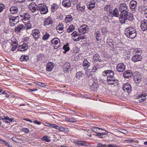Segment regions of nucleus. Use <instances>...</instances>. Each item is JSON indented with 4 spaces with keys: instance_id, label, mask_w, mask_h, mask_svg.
Segmentation results:
<instances>
[{
    "instance_id": "30",
    "label": "nucleus",
    "mask_w": 147,
    "mask_h": 147,
    "mask_svg": "<svg viewBox=\"0 0 147 147\" xmlns=\"http://www.w3.org/2000/svg\"><path fill=\"white\" fill-rule=\"evenodd\" d=\"M59 6L57 4H53L51 6V10L52 12H54L58 8Z\"/></svg>"
},
{
    "instance_id": "15",
    "label": "nucleus",
    "mask_w": 147,
    "mask_h": 147,
    "mask_svg": "<svg viewBox=\"0 0 147 147\" xmlns=\"http://www.w3.org/2000/svg\"><path fill=\"white\" fill-rule=\"evenodd\" d=\"M109 14L110 16L113 17V16L116 17H118L119 16V12L117 8H115L113 11H109Z\"/></svg>"
},
{
    "instance_id": "54",
    "label": "nucleus",
    "mask_w": 147,
    "mask_h": 147,
    "mask_svg": "<svg viewBox=\"0 0 147 147\" xmlns=\"http://www.w3.org/2000/svg\"><path fill=\"white\" fill-rule=\"evenodd\" d=\"M22 131L26 133V134H27L29 132V130L27 128H23L22 129Z\"/></svg>"
},
{
    "instance_id": "22",
    "label": "nucleus",
    "mask_w": 147,
    "mask_h": 147,
    "mask_svg": "<svg viewBox=\"0 0 147 147\" xmlns=\"http://www.w3.org/2000/svg\"><path fill=\"white\" fill-rule=\"evenodd\" d=\"M77 8L78 10L82 12L84 11L85 9V6L82 4L80 3L78 5H77Z\"/></svg>"
},
{
    "instance_id": "64",
    "label": "nucleus",
    "mask_w": 147,
    "mask_h": 147,
    "mask_svg": "<svg viewBox=\"0 0 147 147\" xmlns=\"http://www.w3.org/2000/svg\"><path fill=\"white\" fill-rule=\"evenodd\" d=\"M106 145H104L102 144L99 143L98 145V147H105Z\"/></svg>"
},
{
    "instance_id": "16",
    "label": "nucleus",
    "mask_w": 147,
    "mask_h": 147,
    "mask_svg": "<svg viewBox=\"0 0 147 147\" xmlns=\"http://www.w3.org/2000/svg\"><path fill=\"white\" fill-rule=\"evenodd\" d=\"M133 75L132 72L131 70H128L124 72L123 76L125 78H128Z\"/></svg>"
},
{
    "instance_id": "20",
    "label": "nucleus",
    "mask_w": 147,
    "mask_h": 147,
    "mask_svg": "<svg viewBox=\"0 0 147 147\" xmlns=\"http://www.w3.org/2000/svg\"><path fill=\"white\" fill-rule=\"evenodd\" d=\"M62 5L65 7H71V2L70 0H63Z\"/></svg>"
},
{
    "instance_id": "10",
    "label": "nucleus",
    "mask_w": 147,
    "mask_h": 147,
    "mask_svg": "<svg viewBox=\"0 0 147 147\" xmlns=\"http://www.w3.org/2000/svg\"><path fill=\"white\" fill-rule=\"evenodd\" d=\"M131 86L129 84L126 83L123 84V89L125 92L130 93L131 92Z\"/></svg>"
},
{
    "instance_id": "34",
    "label": "nucleus",
    "mask_w": 147,
    "mask_h": 147,
    "mask_svg": "<svg viewBox=\"0 0 147 147\" xmlns=\"http://www.w3.org/2000/svg\"><path fill=\"white\" fill-rule=\"evenodd\" d=\"M29 59V57L28 56L22 55L20 58L21 61H27Z\"/></svg>"
},
{
    "instance_id": "47",
    "label": "nucleus",
    "mask_w": 147,
    "mask_h": 147,
    "mask_svg": "<svg viewBox=\"0 0 147 147\" xmlns=\"http://www.w3.org/2000/svg\"><path fill=\"white\" fill-rule=\"evenodd\" d=\"M44 55L42 54H39L37 57V60H42V58L44 57Z\"/></svg>"
},
{
    "instance_id": "63",
    "label": "nucleus",
    "mask_w": 147,
    "mask_h": 147,
    "mask_svg": "<svg viewBox=\"0 0 147 147\" xmlns=\"http://www.w3.org/2000/svg\"><path fill=\"white\" fill-rule=\"evenodd\" d=\"M108 147H120L119 146H117L114 144H109L108 145Z\"/></svg>"
},
{
    "instance_id": "57",
    "label": "nucleus",
    "mask_w": 147,
    "mask_h": 147,
    "mask_svg": "<svg viewBox=\"0 0 147 147\" xmlns=\"http://www.w3.org/2000/svg\"><path fill=\"white\" fill-rule=\"evenodd\" d=\"M107 29L105 27H103L102 28V31L103 33L105 34L106 33Z\"/></svg>"
},
{
    "instance_id": "38",
    "label": "nucleus",
    "mask_w": 147,
    "mask_h": 147,
    "mask_svg": "<svg viewBox=\"0 0 147 147\" xmlns=\"http://www.w3.org/2000/svg\"><path fill=\"white\" fill-rule=\"evenodd\" d=\"M112 42H113V41L112 39H109L107 40V42L108 45L112 48L113 47Z\"/></svg>"
},
{
    "instance_id": "32",
    "label": "nucleus",
    "mask_w": 147,
    "mask_h": 147,
    "mask_svg": "<svg viewBox=\"0 0 147 147\" xmlns=\"http://www.w3.org/2000/svg\"><path fill=\"white\" fill-rule=\"evenodd\" d=\"M75 29V27L73 25H71L67 29V31L68 32H71L73 31Z\"/></svg>"
},
{
    "instance_id": "39",
    "label": "nucleus",
    "mask_w": 147,
    "mask_h": 147,
    "mask_svg": "<svg viewBox=\"0 0 147 147\" xmlns=\"http://www.w3.org/2000/svg\"><path fill=\"white\" fill-rule=\"evenodd\" d=\"M146 98L145 96L143 94L142 95L139 97V101L140 102H142L146 99Z\"/></svg>"
},
{
    "instance_id": "51",
    "label": "nucleus",
    "mask_w": 147,
    "mask_h": 147,
    "mask_svg": "<svg viewBox=\"0 0 147 147\" xmlns=\"http://www.w3.org/2000/svg\"><path fill=\"white\" fill-rule=\"evenodd\" d=\"M35 84L41 86L42 87H44L45 86V84L42 83L36 82H35Z\"/></svg>"
},
{
    "instance_id": "9",
    "label": "nucleus",
    "mask_w": 147,
    "mask_h": 147,
    "mask_svg": "<svg viewBox=\"0 0 147 147\" xmlns=\"http://www.w3.org/2000/svg\"><path fill=\"white\" fill-rule=\"evenodd\" d=\"M107 82L108 84L113 85L114 86L117 85L118 83V80L115 79L114 78L112 79L109 78L107 80Z\"/></svg>"
},
{
    "instance_id": "12",
    "label": "nucleus",
    "mask_w": 147,
    "mask_h": 147,
    "mask_svg": "<svg viewBox=\"0 0 147 147\" xmlns=\"http://www.w3.org/2000/svg\"><path fill=\"white\" fill-rule=\"evenodd\" d=\"M140 27L143 31L147 30V20H144L141 22Z\"/></svg>"
},
{
    "instance_id": "23",
    "label": "nucleus",
    "mask_w": 147,
    "mask_h": 147,
    "mask_svg": "<svg viewBox=\"0 0 147 147\" xmlns=\"http://www.w3.org/2000/svg\"><path fill=\"white\" fill-rule=\"evenodd\" d=\"M28 48V45L27 44L24 43L22 45H20L19 46V50L20 49L21 51H24L26 50Z\"/></svg>"
},
{
    "instance_id": "8",
    "label": "nucleus",
    "mask_w": 147,
    "mask_h": 147,
    "mask_svg": "<svg viewBox=\"0 0 147 147\" xmlns=\"http://www.w3.org/2000/svg\"><path fill=\"white\" fill-rule=\"evenodd\" d=\"M141 75L140 73H136L134 76V79L136 83L138 84L141 81Z\"/></svg>"
},
{
    "instance_id": "50",
    "label": "nucleus",
    "mask_w": 147,
    "mask_h": 147,
    "mask_svg": "<svg viewBox=\"0 0 147 147\" xmlns=\"http://www.w3.org/2000/svg\"><path fill=\"white\" fill-rule=\"evenodd\" d=\"M26 30L30 29L32 28V25L30 23H28L26 24Z\"/></svg>"
},
{
    "instance_id": "28",
    "label": "nucleus",
    "mask_w": 147,
    "mask_h": 147,
    "mask_svg": "<svg viewBox=\"0 0 147 147\" xmlns=\"http://www.w3.org/2000/svg\"><path fill=\"white\" fill-rule=\"evenodd\" d=\"M20 16L23 17V18L22 19L23 21L27 20L30 18V16L27 13H25L24 15H20Z\"/></svg>"
},
{
    "instance_id": "42",
    "label": "nucleus",
    "mask_w": 147,
    "mask_h": 147,
    "mask_svg": "<svg viewBox=\"0 0 147 147\" xmlns=\"http://www.w3.org/2000/svg\"><path fill=\"white\" fill-rule=\"evenodd\" d=\"M146 7L143 5L140 6L138 8V10L140 12H142L143 11H145Z\"/></svg>"
},
{
    "instance_id": "17",
    "label": "nucleus",
    "mask_w": 147,
    "mask_h": 147,
    "mask_svg": "<svg viewBox=\"0 0 147 147\" xmlns=\"http://www.w3.org/2000/svg\"><path fill=\"white\" fill-rule=\"evenodd\" d=\"M40 35V33L38 30L36 29L33 31L32 35L35 40L38 38Z\"/></svg>"
},
{
    "instance_id": "11",
    "label": "nucleus",
    "mask_w": 147,
    "mask_h": 147,
    "mask_svg": "<svg viewBox=\"0 0 147 147\" xmlns=\"http://www.w3.org/2000/svg\"><path fill=\"white\" fill-rule=\"evenodd\" d=\"M137 3V2L134 0H132L130 2L129 6L132 11H134L136 9Z\"/></svg>"
},
{
    "instance_id": "35",
    "label": "nucleus",
    "mask_w": 147,
    "mask_h": 147,
    "mask_svg": "<svg viewBox=\"0 0 147 147\" xmlns=\"http://www.w3.org/2000/svg\"><path fill=\"white\" fill-rule=\"evenodd\" d=\"M69 44L67 43L66 45H64L63 48L65 50V51L63 52V53H65L66 52L69 51V48L68 47Z\"/></svg>"
},
{
    "instance_id": "7",
    "label": "nucleus",
    "mask_w": 147,
    "mask_h": 147,
    "mask_svg": "<svg viewBox=\"0 0 147 147\" xmlns=\"http://www.w3.org/2000/svg\"><path fill=\"white\" fill-rule=\"evenodd\" d=\"M52 44L54 45L55 49H57L60 45V40L57 38H55L51 40Z\"/></svg>"
},
{
    "instance_id": "40",
    "label": "nucleus",
    "mask_w": 147,
    "mask_h": 147,
    "mask_svg": "<svg viewBox=\"0 0 147 147\" xmlns=\"http://www.w3.org/2000/svg\"><path fill=\"white\" fill-rule=\"evenodd\" d=\"M91 129L93 132H95L96 134V133H97L96 131H98V130H100V129H101L102 131H104L103 129L98 127H92Z\"/></svg>"
},
{
    "instance_id": "55",
    "label": "nucleus",
    "mask_w": 147,
    "mask_h": 147,
    "mask_svg": "<svg viewBox=\"0 0 147 147\" xmlns=\"http://www.w3.org/2000/svg\"><path fill=\"white\" fill-rule=\"evenodd\" d=\"M5 6L2 4H0V12H2L4 9Z\"/></svg>"
},
{
    "instance_id": "2",
    "label": "nucleus",
    "mask_w": 147,
    "mask_h": 147,
    "mask_svg": "<svg viewBox=\"0 0 147 147\" xmlns=\"http://www.w3.org/2000/svg\"><path fill=\"white\" fill-rule=\"evenodd\" d=\"M119 19L121 24L125 23L127 20L132 21L134 19L133 15L132 13H129V14H126L125 16L121 14L120 15Z\"/></svg>"
},
{
    "instance_id": "45",
    "label": "nucleus",
    "mask_w": 147,
    "mask_h": 147,
    "mask_svg": "<svg viewBox=\"0 0 147 147\" xmlns=\"http://www.w3.org/2000/svg\"><path fill=\"white\" fill-rule=\"evenodd\" d=\"M83 73L81 71H79L78 72L76 75V77L78 79H80L82 78V76Z\"/></svg>"
},
{
    "instance_id": "60",
    "label": "nucleus",
    "mask_w": 147,
    "mask_h": 147,
    "mask_svg": "<svg viewBox=\"0 0 147 147\" xmlns=\"http://www.w3.org/2000/svg\"><path fill=\"white\" fill-rule=\"evenodd\" d=\"M58 127H59V126H58L57 125H56V124H52L51 127H53L54 128H55L57 129H58Z\"/></svg>"
},
{
    "instance_id": "26",
    "label": "nucleus",
    "mask_w": 147,
    "mask_h": 147,
    "mask_svg": "<svg viewBox=\"0 0 147 147\" xmlns=\"http://www.w3.org/2000/svg\"><path fill=\"white\" fill-rule=\"evenodd\" d=\"M63 25L61 24H59V25L56 27V29L57 30V31L59 33H61L63 32Z\"/></svg>"
},
{
    "instance_id": "46",
    "label": "nucleus",
    "mask_w": 147,
    "mask_h": 147,
    "mask_svg": "<svg viewBox=\"0 0 147 147\" xmlns=\"http://www.w3.org/2000/svg\"><path fill=\"white\" fill-rule=\"evenodd\" d=\"M85 38V37L84 36H82L81 35L79 36V37L75 39H74V41H78L80 40L81 39H83Z\"/></svg>"
},
{
    "instance_id": "37",
    "label": "nucleus",
    "mask_w": 147,
    "mask_h": 147,
    "mask_svg": "<svg viewBox=\"0 0 147 147\" xmlns=\"http://www.w3.org/2000/svg\"><path fill=\"white\" fill-rule=\"evenodd\" d=\"M97 84L94 83L91 86L90 88L92 91H95L96 90L97 88Z\"/></svg>"
},
{
    "instance_id": "52",
    "label": "nucleus",
    "mask_w": 147,
    "mask_h": 147,
    "mask_svg": "<svg viewBox=\"0 0 147 147\" xmlns=\"http://www.w3.org/2000/svg\"><path fill=\"white\" fill-rule=\"evenodd\" d=\"M95 6V5H88V7L90 10H91L94 8Z\"/></svg>"
},
{
    "instance_id": "58",
    "label": "nucleus",
    "mask_w": 147,
    "mask_h": 147,
    "mask_svg": "<svg viewBox=\"0 0 147 147\" xmlns=\"http://www.w3.org/2000/svg\"><path fill=\"white\" fill-rule=\"evenodd\" d=\"M58 129L59 130L61 131L62 132H64L65 131V128L59 126Z\"/></svg>"
},
{
    "instance_id": "24",
    "label": "nucleus",
    "mask_w": 147,
    "mask_h": 147,
    "mask_svg": "<svg viewBox=\"0 0 147 147\" xmlns=\"http://www.w3.org/2000/svg\"><path fill=\"white\" fill-rule=\"evenodd\" d=\"M141 59V57L140 55H136L133 57L132 60L134 62H136L137 61H140Z\"/></svg>"
},
{
    "instance_id": "49",
    "label": "nucleus",
    "mask_w": 147,
    "mask_h": 147,
    "mask_svg": "<svg viewBox=\"0 0 147 147\" xmlns=\"http://www.w3.org/2000/svg\"><path fill=\"white\" fill-rule=\"evenodd\" d=\"M42 140L47 142H49L50 141L49 138L47 136H44L42 138Z\"/></svg>"
},
{
    "instance_id": "29",
    "label": "nucleus",
    "mask_w": 147,
    "mask_h": 147,
    "mask_svg": "<svg viewBox=\"0 0 147 147\" xmlns=\"http://www.w3.org/2000/svg\"><path fill=\"white\" fill-rule=\"evenodd\" d=\"M10 10L11 13L14 14L16 13L18 11V8L16 7L12 6L10 9Z\"/></svg>"
},
{
    "instance_id": "48",
    "label": "nucleus",
    "mask_w": 147,
    "mask_h": 147,
    "mask_svg": "<svg viewBox=\"0 0 147 147\" xmlns=\"http://www.w3.org/2000/svg\"><path fill=\"white\" fill-rule=\"evenodd\" d=\"M64 67L68 70L70 67V65L69 63H67L65 64Z\"/></svg>"
},
{
    "instance_id": "4",
    "label": "nucleus",
    "mask_w": 147,
    "mask_h": 147,
    "mask_svg": "<svg viewBox=\"0 0 147 147\" xmlns=\"http://www.w3.org/2000/svg\"><path fill=\"white\" fill-rule=\"evenodd\" d=\"M37 6L35 3L32 2L30 4L28 7L30 10L32 12L35 13L36 14H37L38 13L37 12L38 8Z\"/></svg>"
},
{
    "instance_id": "59",
    "label": "nucleus",
    "mask_w": 147,
    "mask_h": 147,
    "mask_svg": "<svg viewBox=\"0 0 147 147\" xmlns=\"http://www.w3.org/2000/svg\"><path fill=\"white\" fill-rule=\"evenodd\" d=\"M69 122L74 123L76 122V120L74 119L73 118H69Z\"/></svg>"
},
{
    "instance_id": "41",
    "label": "nucleus",
    "mask_w": 147,
    "mask_h": 147,
    "mask_svg": "<svg viewBox=\"0 0 147 147\" xmlns=\"http://www.w3.org/2000/svg\"><path fill=\"white\" fill-rule=\"evenodd\" d=\"M94 33L96 35L95 36L96 40L98 41H99V40H100V39L99 38V37H100V32L99 31H95Z\"/></svg>"
},
{
    "instance_id": "18",
    "label": "nucleus",
    "mask_w": 147,
    "mask_h": 147,
    "mask_svg": "<svg viewBox=\"0 0 147 147\" xmlns=\"http://www.w3.org/2000/svg\"><path fill=\"white\" fill-rule=\"evenodd\" d=\"M54 66V63L53 62H49L47 65L46 70L48 71H51L53 68Z\"/></svg>"
},
{
    "instance_id": "1",
    "label": "nucleus",
    "mask_w": 147,
    "mask_h": 147,
    "mask_svg": "<svg viewBox=\"0 0 147 147\" xmlns=\"http://www.w3.org/2000/svg\"><path fill=\"white\" fill-rule=\"evenodd\" d=\"M119 11L121 12V14L125 16L126 14H129L131 13L128 12V6L125 3H121L119 4Z\"/></svg>"
},
{
    "instance_id": "33",
    "label": "nucleus",
    "mask_w": 147,
    "mask_h": 147,
    "mask_svg": "<svg viewBox=\"0 0 147 147\" xmlns=\"http://www.w3.org/2000/svg\"><path fill=\"white\" fill-rule=\"evenodd\" d=\"M104 131H105V132L101 133H96V136H98L99 138H103V135H106V131L104 130Z\"/></svg>"
},
{
    "instance_id": "21",
    "label": "nucleus",
    "mask_w": 147,
    "mask_h": 147,
    "mask_svg": "<svg viewBox=\"0 0 147 147\" xmlns=\"http://www.w3.org/2000/svg\"><path fill=\"white\" fill-rule=\"evenodd\" d=\"M53 23L52 19L50 17H48L46 19L44 22V25L45 26H48Z\"/></svg>"
},
{
    "instance_id": "6",
    "label": "nucleus",
    "mask_w": 147,
    "mask_h": 147,
    "mask_svg": "<svg viewBox=\"0 0 147 147\" xmlns=\"http://www.w3.org/2000/svg\"><path fill=\"white\" fill-rule=\"evenodd\" d=\"M103 74L104 76L107 75L108 76V77L107 78V80L109 78H113V76L114 74V73L112 70H107L103 72Z\"/></svg>"
},
{
    "instance_id": "61",
    "label": "nucleus",
    "mask_w": 147,
    "mask_h": 147,
    "mask_svg": "<svg viewBox=\"0 0 147 147\" xmlns=\"http://www.w3.org/2000/svg\"><path fill=\"white\" fill-rule=\"evenodd\" d=\"M12 140L15 142H17L19 141V139L16 137H13L12 138Z\"/></svg>"
},
{
    "instance_id": "44",
    "label": "nucleus",
    "mask_w": 147,
    "mask_h": 147,
    "mask_svg": "<svg viewBox=\"0 0 147 147\" xmlns=\"http://www.w3.org/2000/svg\"><path fill=\"white\" fill-rule=\"evenodd\" d=\"M92 71H90L89 70H86L85 72V74L88 78L90 76H92Z\"/></svg>"
},
{
    "instance_id": "43",
    "label": "nucleus",
    "mask_w": 147,
    "mask_h": 147,
    "mask_svg": "<svg viewBox=\"0 0 147 147\" xmlns=\"http://www.w3.org/2000/svg\"><path fill=\"white\" fill-rule=\"evenodd\" d=\"M100 57L99 55L97 54H95L93 57V60L95 61H98V59H99Z\"/></svg>"
},
{
    "instance_id": "13",
    "label": "nucleus",
    "mask_w": 147,
    "mask_h": 147,
    "mask_svg": "<svg viewBox=\"0 0 147 147\" xmlns=\"http://www.w3.org/2000/svg\"><path fill=\"white\" fill-rule=\"evenodd\" d=\"M88 29L87 26L86 25H84L80 27L79 31L80 33L84 34L88 32Z\"/></svg>"
},
{
    "instance_id": "14",
    "label": "nucleus",
    "mask_w": 147,
    "mask_h": 147,
    "mask_svg": "<svg viewBox=\"0 0 147 147\" xmlns=\"http://www.w3.org/2000/svg\"><path fill=\"white\" fill-rule=\"evenodd\" d=\"M125 67L123 63H120L117 65V69L119 72H122L125 70Z\"/></svg>"
},
{
    "instance_id": "27",
    "label": "nucleus",
    "mask_w": 147,
    "mask_h": 147,
    "mask_svg": "<svg viewBox=\"0 0 147 147\" xmlns=\"http://www.w3.org/2000/svg\"><path fill=\"white\" fill-rule=\"evenodd\" d=\"M135 29L131 27H130L126 28L125 30V34H126L127 33L129 34L131 32H132L134 31Z\"/></svg>"
},
{
    "instance_id": "19",
    "label": "nucleus",
    "mask_w": 147,
    "mask_h": 147,
    "mask_svg": "<svg viewBox=\"0 0 147 147\" xmlns=\"http://www.w3.org/2000/svg\"><path fill=\"white\" fill-rule=\"evenodd\" d=\"M126 36L131 39L134 38L136 35V30L134 31L130 32V33H127L125 34Z\"/></svg>"
},
{
    "instance_id": "5",
    "label": "nucleus",
    "mask_w": 147,
    "mask_h": 147,
    "mask_svg": "<svg viewBox=\"0 0 147 147\" xmlns=\"http://www.w3.org/2000/svg\"><path fill=\"white\" fill-rule=\"evenodd\" d=\"M9 19L10 25L11 26H13L19 22V17L18 16L11 17L9 18Z\"/></svg>"
},
{
    "instance_id": "53",
    "label": "nucleus",
    "mask_w": 147,
    "mask_h": 147,
    "mask_svg": "<svg viewBox=\"0 0 147 147\" xmlns=\"http://www.w3.org/2000/svg\"><path fill=\"white\" fill-rule=\"evenodd\" d=\"M49 36V35L48 34H46L44 35L42 39L44 40H47Z\"/></svg>"
},
{
    "instance_id": "31",
    "label": "nucleus",
    "mask_w": 147,
    "mask_h": 147,
    "mask_svg": "<svg viewBox=\"0 0 147 147\" xmlns=\"http://www.w3.org/2000/svg\"><path fill=\"white\" fill-rule=\"evenodd\" d=\"M72 20L73 18L71 16V15H69L66 16L65 21L66 22L68 23L72 21Z\"/></svg>"
},
{
    "instance_id": "62",
    "label": "nucleus",
    "mask_w": 147,
    "mask_h": 147,
    "mask_svg": "<svg viewBox=\"0 0 147 147\" xmlns=\"http://www.w3.org/2000/svg\"><path fill=\"white\" fill-rule=\"evenodd\" d=\"M98 69L94 65V67L92 68V71L94 72H95Z\"/></svg>"
},
{
    "instance_id": "3",
    "label": "nucleus",
    "mask_w": 147,
    "mask_h": 147,
    "mask_svg": "<svg viewBox=\"0 0 147 147\" xmlns=\"http://www.w3.org/2000/svg\"><path fill=\"white\" fill-rule=\"evenodd\" d=\"M38 10H39L42 14H46L48 11L47 6L44 4H39L37 6Z\"/></svg>"
},
{
    "instance_id": "56",
    "label": "nucleus",
    "mask_w": 147,
    "mask_h": 147,
    "mask_svg": "<svg viewBox=\"0 0 147 147\" xmlns=\"http://www.w3.org/2000/svg\"><path fill=\"white\" fill-rule=\"evenodd\" d=\"M12 48L11 50H12V51H15L17 48V44H15L14 45H12Z\"/></svg>"
},
{
    "instance_id": "25",
    "label": "nucleus",
    "mask_w": 147,
    "mask_h": 147,
    "mask_svg": "<svg viewBox=\"0 0 147 147\" xmlns=\"http://www.w3.org/2000/svg\"><path fill=\"white\" fill-rule=\"evenodd\" d=\"M24 28V26L23 24H20L18 25L15 28V31L17 33H19L22 29Z\"/></svg>"
},
{
    "instance_id": "36",
    "label": "nucleus",
    "mask_w": 147,
    "mask_h": 147,
    "mask_svg": "<svg viewBox=\"0 0 147 147\" xmlns=\"http://www.w3.org/2000/svg\"><path fill=\"white\" fill-rule=\"evenodd\" d=\"M90 63L86 60H85L83 61V66L84 67H88L90 66Z\"/></svg>"
}]
</instances>
